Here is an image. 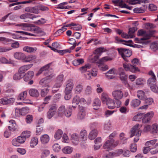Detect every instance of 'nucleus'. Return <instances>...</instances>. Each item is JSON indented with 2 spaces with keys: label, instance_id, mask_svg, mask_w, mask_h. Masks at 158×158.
<instances>
[{
  "label": "nucleus",
  "instance_id": "1",
  "mask_svg": "<svg viewBox=\"0 0 158 158\" xmlns=\"http://www.w3.org/2000/svg\"><path fill=\"white\" fill-rule=\"evenodd\" d=\"M44 75L46 77L41 79L39 82V84L43 87L49 88L50 86V83L54 75L49 72L48 70H45L44 71Z\"/></svg>",
  "mask_w": 158,
  "mask_h": 158
},
{
  "label": "nucleus",
  "instance_id": "2",
  "mask_svg": "<svg viewBox=\"0 0 158 158\" xmlns=\"http://www.w3.org/2000/svg\"><path fill=\"white\" fill-rule=\"evenodd\" d=\"M132 64H123V67L125 70L129 71L133 73H135L139 71L138 67H136V65L139 63V60L138 59L135 58L133 59L131 61Z\"/></svg>",
  "mask_w": 158,
  "mask_h": 158
},
{
  "label": "nucleus",
  "instance_id": "3",
  "mask_svg": "<svg viewBox=\"0 0 158 158\" xmlns=\"http://www.w3.org/2000/svg\"><path fill=\"white\" fill-rule=\"evenodd\" d=\"M139 124H137L131 129L130 131L131 135L130 137H132L134 136H135L136 137L134 138V142H137L139 139V137L141 135L142 130L140 129V127Z\"/></svg>",
  "mask_w": 158,
  "mask_h": 158
},
{
  "label": "nucleus",
  "instance_id": "4",
  "mask_svg": "<svg viewBox=\"0 0 158 158\" xmlns=\"http://www.w3.org/2000/svg\"><path fill=\"white\" fill-rule=\"evenodd\" d=\"M101 100L103 103H106L109 109H112L115 107V102L113 100L110 98L106 94H102Z\"/></svg>",
  "mask_w": 158,
  "mask_h": 158
},
{
  "label": "nucleus",
  "instance_id": "5",
  "mask_svg": "<svg viewBox=\"0 0 158 158\" xmlns=\"http://www.w3.org/2000/svg\"><path fill=\"white\" fill-rule=\"evenodd\" d=\"M157 140V139H154L147 142L145 145L151 149V153L154 154L158 152V143L155 144Z\"/></svg>",
  "mask_w": 158,
  "mask_h": 158
},
{
  "label": "nucleus",
  "instance_id": "6",
  "mask_svg": "<svg viewBox=\"0 0 158 158\" xmlns=\"http://www.w3.org/2000/svg\"><path fill=\"white\" fill-rule=\"evenodd\" d=\"M117 50L126 62H128V60L127 58L130 57L131 55L132 51L128 49L124 48H118Z\"/></svg>",
  "mask_w": 158,
  "mask_h": 158
},
{
  "label": "nucleus",
  "instance_id": "7",
  "mask_svg": "<svg viewBox=\"0 0 158 158\" xmlns=\"http://www.w3.org/2000/svg\"><path fill=\"white\" fill-rule=\"evenodd\" d=\"M118 141H114V139H109L107 140L104 143L103 147L104 149H106V151H109L113 148L116 146L118 144Z\"/></svg>",
  "mask_w": 158,
  "mask_h": 158
},
{
  "label": "nucleus",
  "instance_id": "8",
  "mask_svg": "<svg viewBox=\"0 0 158 158\" xmlns=\"http://www.w3.org/2000/svg\"><path fill=\"white\" fill-rule=\"evenodd\" d=\"M91 68V64H87L80 68V69L82 73H85L84 76L87 79L89 80L91 78V77L92 76L91 73L88 70Z\"/></svg>",
  "mask_w": 158,
  "mask_h": 158
},
{
  "label": "nucleus",
  "instance_id": "9",
  "mask_svg": "<svg viewBox=\"0 0 158 158\" xmlns=\"http://www.w3.org/2000/svg\"><path fill=\"white\" fill-rule=\"evenodd\" d=\"M138 94H137V97L140 99L144 100V103L146 104V105H151L153 102V100L152 98H147V97L144 96V92L143 91H140L138 92Z\"/></svg>",
  "mask_w": 158,
  "mask_h": 158
},
{
  "label": "nucleus",
  "instance_id": "10",
  "mask_svg": "<svg viewBox=\"0 0 158 158\" xmlns=\"http://www.w3.org/2000/svg\"><path fill=\"white\" fill-rule=\"evenodd\" d=\"M104 48L102 47H100L96 49L94 52V54H95L94 57L91 58L89 59V61L91 63H94L99 58V56L101 55L103 52V50Z\"/></svg>",
  "mask_w": 158,
  "mask_h": 158
},
{
  "label": "nucleus",
  "instance_id": "11",
  "mask_svg": "<svg viewBox=\"0 0 158 158\" xmlns=\"http://www.w3.org/2000/svg\"><path fill=\"white\" fill-rule=\"evenodd\" d=\"M57 108L56 105H52L47 113V117L49 119L51 118L55 114Z\"/></svg>",
  "mask_w": 158,
  "mask_h": 158
},
{
  "label": "nucleus",
  "instance_id": "12",
  "mask_svg": "<svg viewBox=\"0 0 158 158\" xmlns=\"http://www.w3.org/2000/svg\"><path fill=\"white\" fill-rule=\"evenodd\" d=\"M112 95L115 99L119 100L123 98V93L121 90H117L113 92Z\"/></svg>",
  "mask_w": 158,
  "mask_h": 158
},
{
  "label": "nucleus",
  "instance_id": "13",
  "mask_svg": "<svg viewBox=\"0 0 158 158\" xmlns=\"http://www.w3.org/2000/svg\"><path fill=\"white\" fill-rule=\"evenodd\" d=\"M33 65V64H32L23 65L19 68L18 72L24 76V73L31 68Z\"/></svg>",
  "mask_w": 158,
  "mask_h": 158
},
{
  "label": "nucleus",
  "instance_id": "14",
  "mask_svg": "<svg viewBox=\"0 0 158 158\" xmlns=\"http://www.w3.org/2000/svg\"><path fill=\"white\" fill-rule=\"evenodd\" d=\"M154 113L152 111L149 112L145 114L142 119L144 123H148L153 117Z\"/></svg>",
  "mask_w": 158,
  "mask_h": 158
},
{
  "label": "nucleus",
  "instance_id": "15",
  "mask_svg": "<svg viewBox=\"0 0 158 158\" xmlns=\"http://www.w3.org/2000/svg\"><path fill=\"white\" fill-rule=\"evenodd\" d=\"M34 76V73L33 71H29L27 73L24 74V80L26 81L31 80Z\"/></svg>",
  "mask_w": 158,
  "mask_h": 158
},
{
  "label": "nucleus",
  "instance_id": "16",
  "mask_svg": "<svg viewBox=\"0 0 158 158\" xmlns=\"http://www.w3.org/2000/svg\"><path fill=\"white\" fill-rule=\"evenodd\" d=\"M38 16L34 15L33 14L30 13H25L22 14L20 16V18L21 19H25L27 18L33 19L34 18L38 17Z\"/></svg>",
  "mask_w": 158,
  "mask_h": 158
},
{
  "label": "nucleus",
  "instance_id": "17",
  "mask_svg": "<svg viewBox=\"0 0 158 158\" xmlns=\"http://www.w3.org/2000/svg\"><path fill=\"white\" fill-rule=\"evenodd\" d=\"M36 58V56L35 55H29L27 56L25 55V58L23 61L24 62H31L32 61Z\"/></svg>",
  "mask_w": 158,
  "mask_h": 158
},
{
  "label": "nucleus",
  "instance_id": "18",
  "mask_svg": "<svg viewBox=\"0 0 158 158\" xmlns=\"http://www.w3.org/2000/svg\"><path fill=\"white\" fill-rule=\"evenodd\" d=\"M156 31L154 30H149L148 31V33L145 34V37L143 38H141L140 39L141 40H148L150 38L153 36V34Z\"/></svg>",
  "mask_w": 158,
  "mask_h": 158
},
{
  "label": "nucleus",
  "instance_id": "19",
  "mask_svg": "<svg viewBox=\"0 0 158 158\" xmlns=\"http://www.w3.org/2000/svg\"><path fill=\"white\" fill-rule=\"evenodd\" d=\"M25 55V54L22 52H16L14 53V57L15 59L19 60H23V62Z\"/></svg>",
  "mask_w": 158,
  "mask_h": 158
},
{
  "label": "nucleus",
  "instance_id": "20",
  "mask_svg": "<svg viewBox=\"0 0 158 158\" xmlns=\"http://www.w3.org/2000/svg\"><path fill=\"white\" fill-rule=\"evenodd\" d=\"M115 39L116 41L115 42L117 43H123L125 44H133V41L132 40H129L128 41L122 40L118 38V36H115Z\"/></svg>",
  "mask_w": 158,
  "mask_h": 158
},
{
  "label": "nucleus",
  "instance_id": "21",
  "mask_svg": "<svg viewBox=\"0 0 158 158\" xmlns=\"http://www.w3.org/2000/svg\"><path fill=\"white\" fill-rule=\"evenodd\" d=\"M40 139L41 143L44 144H45L49 142V137L48 135L45 134L41 136Z\"/></svg>",
  "mask_w": 158,
  "mask_h": 158
},
{
  "label": "nucleus",
  "instance_id": "22",
  "mask_svg": "<svg viewBox=\"0 0 158 158\" xmlns=\"http://www.w3.org/2000/svg\"><path fill=\"white\" fill-rule=\"evenodd\" d=\"M10 126L8 127L9 130L11 131H14L16 129V124L15 121L11 120L9 121Z\"/></svg>",
  "mask_w": 158,
  "mask_h": 158
},
{
  "label": "nucleus",
  "instance_id": "23",
  "mask_svg": "<svg viewBox=\"0 0 158 158\" xmlns=\"http://www.w3.org/2000/svg\"><path fill=\"white\" fill-rule=\"evenodd\" d=\"M29 93L31 96L34 97H37L39 95V93L35 89H30L29 91Z\"/></svg>",
  "mask_w": 158,
  "mask_h": 158
},
{
  "label": "nucleus",
  "instance_id": "24",
  "mask_svg": "<svg viewBox=\"0 0 158 158\" xmlns=\"http://www.w3.org/2000/svg\"><path fill=\"white\" fill-rule=\"evenodd\" d=\"M101 101L98 98L95 99L93 102V106L94 110H97L99 108L101 105Z\"/></svg>",
  "mask_w": 158,
  "mask_h": 158
},
{
  "label": "nucleus",
  "instance_id": "25",
  "mask_svg": "<svg viewBox=\"0 0 158 158\" xmlns=\"http://www.w3.org/2000/svg\"><path fill=\"white\" fill-rule=\"evenodd\" d=\"M37 49L36 48H33L29 46H25L23 48L24 51L29 53L35 52L37 50Z\"/></svg>",
  "mask_w": 158,
  "mask_h": 158
},
{
  "label": "nucleus",
  "instance_id": "26",
  "mask_svg": "<svg viewBox=\"0 0 158 158\" xmlns=\"http://www.w3.org/2000/svg\"><path fill=\"white\" fill-rule=\"evenodd\" d=\"M137 30V28L136 27H134L130 28L129 29V31L128 34L129 35L130 38H133L135 37L134 33Z\"/></svg>",
  "mask_w": 158,
  "mask_h": 158
},
{
  "label": "nucleus",
  "instance_id": "27",
  "mask_svg": "<svg viewBox=\"0 0 158 158\" xmlns=\"http://www.w3.org/2000/svg\"><path fill=\"white\" fill-rule=\"evenodd\" d=\"M67 110L65 109L64 106L62 105L59 108L58 110V114L59 116H62Z\"/></svg>",
  "mask_w": 158,
  "mask_h": 158
},
{
  "label": "nucleus",
  "instance_id": "28",
  "mask_svg": "<svg viewBox=\"0 0 158 158\" xmlns=\"http://www.w3.org/2000/svg\"><path fill=\"white\" fill-rule=\"evenodd\" d=\"M97 131L96 130L94 129L90 132L89 135V138L91 140H92L97 136Z\"/></svg>",
  "mask_w": 158,
  "mask_h": 158
},
{
  "label": "nucleus",
  "instance_id": "29",
  "mask_svg": "<svg viewBox=\"0 0 158 158\" xmlns=\"http://www.w3.org/2000/svg\"><path fill=\"white\" fill-rule=\"evenodd\" d=\"M140 101L138 99H135L132 100L131 102V105L133 107L135 108L138 106L140 103Z\"/></svg>",
  "mask_w": 158,
  "mask_h": 158
},
{
  "label": "nucleus",
  "instance_id": "30",
  "mask_svg": "<svg viewBox=\"0 0 158 158\" xmlns=\"http://www.w3.org/2000/svg\"><path fill=\"white\" fill-rule=\"evenodd\" d=\"M51 63H49L45 66H43L38 71V73L36 74V76H38L40 74L43 72H44V71L45 70H48L47 69L49 68L50 66Z\"/></svg>",
  "mask_w": 158,
  "mask_h": 158
},
{
  "label": "nucleus",
  "instance_id": "31",
  "mask_svg": "<svg viewBox=\"0 0 158 158\" xmlns=\"http://www.w3.org/2000/svg\"><path fill=\"white\" fill-rule=\"evenodd\" d=\"M71 139L72 142L75 144H78L79 141V138L77 135L76 134H73L71 135Z\"/></svg>",
  "mask_w": 158,
  "mask_h": 158
},
{
  "label": "nucleus",
  "instance_id": "32",
  "mask_svg": "<svg viewBox=\"0 0 158 158\" xmlns=\"http://www.w3.org/2000/svg\"><path fill=\"white\" fill-rule=\"evenodd\" d=\"M153 76V77H150L148 80L147 83L150 87L156 84V76Z\"/></svg>",
  "mask_w": 158,
  "mask_h": 158
},
{
  "label": "nucleus",
  "instance_id": "33",
  "mask_svg": "<svg viewBox=\"0 0 158 158\" xmlns=\"http://www.w3.org/2000/svg\"><path fill=\"white\" fill-rule=\"evenodd\" d=\"M73 151V148L69 146L65 147L62 149L63 152L65 154H70Z\"/></svg>",
  "mask_w": 158,
  "mask_h": 158
},
{
  "label": "nucleus",
  "instance_id": "34",
  "mask_svg": "<svg viewBox=\"0 0 158 158\" xmlns=\"http://www.w3.org/2000/svg\"><path fill=\"white\" fill-rule=\"evenodd\" d=\"M79 98L77 96L74 97L72 101V107L74 108H76V106L79 102Z\"/></svg>",
  "mask_w": 158,
  "mask_h": 158
},
{
  "label": "nucleus",
  "instance_id": "35",
  "mask_svg": "<svg viewBox=\"0 0 158 158\" xmlns=\"http://www.w3.org/2000/svg\"><path fill=\"white\" fill-rule=\"evenodd\" d=\"M119 75L120 76V78L121 80L123 81L124 82V83L125 84H126L127 83V77L126 75H125V74L124 71H123L119 73Z\"/></svg>",
  "mask_w": 158,
  "mask_h": 158
},
{
  "label": "nucleus",
  "instance_id": "36",
  "mask_svg": "<svg viewBox=\"0 0 158 158\" xmlns=\"http://www.w3.org/2000/svg\"><path fill=\"white\" fill-rule=\"evenodd\" d=\"M27 92L26 91H24L20 93L18 97V100H24L27 97Z\"/></svg>",
  "mask_w": 158,
  "mask_h": 158
},
{
  "label": "nucleus",
  "instance_id": "37",
  "mask_svg": "<svg viewBox=\"0 0 158 158\" xmlns=\"http://www.w3.org/2000/svg\"><path fill=\"white\" fill-rule=\"evenodd\" d=\"M62 134L63 132L60 129L57 130L55 134V139L57 140L60 139L61 137Z\"/></svg>",
  "mask_w": 158,
  "mask_h": 158
},
{
  "label": "nucleus",
  "instance_id": "38",
  "mask_svg": "<svg viewBox=\"0 0 158 158\" xmlns=\"http://www.w3.org/2000/svg\"><path fill=\"white\" fill-rule=\"evenodd\" d=\"M87 133L86 130H83L81 131L80 133V137L82 139V140H86L87 138Z\"/></svg>",
  "mask_w": 158,
  "mask_h": 158
},
{
  "label": "nucleus",
  "instance_id": "39",
  "mask_svg": "<svg viewBox=\"0 0 158 158\" xmlns=\"http://www.w3.org/2000/svg\"><path fill=\"white\" fill-rule=\"evenodd\" d=\"M111 60V58H109L107 56H105L100 59L97 62V63L99 64H102L104 62H106L108 60Z\"/></svg>",
  "mask_w": 158,
  "mask_h": 158
},
{
  "label": "nucleus",
  "instance_id": "40",
  "mask_svg": "<svg viewBox=\"0 0 158 158\" xmlns=\"http://www.w3.org/2000/svg\"><path fill=\"white\" fill-rule=\"evenodd\" d=\"M38 139L37 137H34L32 139L30 142V146L32 147H34L38 143Z\"/></svg>",
  "mask_w": 158,
  "mask_h": 158
},
{
  "label": "nucleus",
  "instance_id": "41",
  "mask_svg": "<svg viewBox=\"0 0 158 158\" xmlns=\"http://www.w3.org/2000/svg\"><path fill=\"white\" fill-rule=\"evenodd\" d=\"M151 133L154 134H158V128L157 125L154 124L152 126V129L151 131Z\"/></svg>",
  "mask_w": 158,
  "mask_h": 158
},
{
  "label": "nucleus",
  "instance_id": "42",
  "mask_svg": "<svg viewBox=\"0 0 158 158\" xmlns=\"http://www.w3.org/2000/svg\"><path fill=\"white\" fill-rule=\"evenodd\" d=\"M143 114V113H141L138 114L134 117L133 120L136 121H139L142 117Z\"/></svg>",
  "mask_w": 158,
  "mask_h": 158
},
{
  "label": "nucleus",
  "instance_id": "43",
  "mask_svg": "<svg viewBox=\"0 0 158 158\" xmlns=\"http://www.w3.org/2000/svg\"><path fill=\"white\" fill-rule=\"evenodd\" d=\"M36 129V135H40L43 131V127L40 125H37Z\"/></svg>",
  "mask_w": 158,
  "mask_h": 158
},
{
  "label": "nucleus",
  "instance_id": "44",
  "mask_svg": "<svg viewBox=\"0 0 158 158\" xmlns=\"http://www.w3.org/2000/svg\"><path fill=\"white\" fill-rule=\"evenodd\" d=\"M23 77V75L18 72L16 73L13 76V78L14 80H19Z\"/></svg>",
  "mask_w": 158,
  "mask_h": 158
},
{
  "label": "nucleus",
  "instance_id": "45",
  "mask_svg": "<svg viewBox=\"0 0 158 158\" xmlns=\"http://www.w3.org/2000/svg\"><path fill=\"white\" fill-rule=\"evenodd\" d=\"M64 76L63 74H60L58 75L56 78V82H60L62 83V82L64 80Z\"/></svg>",
  "mask_w": 158,
  "mask_h": 158
},
{
  "label": "nucleus",
  "instance_id": "46",
  "mask_svg": "<svg viewBox=\"0 0 158 158\" xmlns=\"http://www.w3.org/2000/svg\"><path fill=\"white\" fill-rule=\"evenodd\" d=\"M118 152L119 153H123V156L126 157L128 156L130 153L128 150H123L121 149L119 150Z\"/></svg>",
  "mask_w": 158,
  "mask_h": 158
},
{
  "label": "nucleus",
  "instance_id": "47",
  "mask_svg": "<svg viewBox=\"0 0 158 158\" xmlns=\"http://www.w3.org/2000/svg\"><path fill=\"white\" fill-rule=\"evenodd\" d=\"M44 88L41 90V95L42 97H44L48 93L49 89L47 88L43 87Z\"/></svg>",
  "mask_w": 158,
  "mask_h": 158
},
{
  "label": "nucleus",
  "instance_id": "48",
  "mask_svg": "<svg viewBox=\"0 0 158 158\" xmlns=\"http://www.w3.org/2000/svg\"><path fill=\"white\" fill-rule=\"evenodd\" d=\"M22 115L23 116L27 114L29 110V108L27 107H24L21 109H20Z\"/></svg>",
  "mask_w": 158,
  "mask_h": 158
},
{
  "label": "nucleus",
  "instance_id": "49",
  "mask_svg": "<svg viewBox=\"0 0 158 158\" xmlns=\"http://www.w3.org/2000/svg\"><path fill=\"white\" fill-rule=\"evenodd\" d=\"M144 9H143L142 8H135L133 10L134 12L136 13H143L144 12Z\"/></svg>",
  "mask_w": 158,
  "mask_h": 158
},
{
  "label": "nucleus",
  "instance_id": "50",
  "mask_svg": "<svg viewBox=\"0 0 158 158\" xmlns=\"http://www.w3.org/2000/svg\"><path fill=\"white\" fill-rule=\"evenodd\" d=\"M144 81L142 78H139L137 79L136 80L135 83L137 85L143 86L144 84Z\"/></svg>",
  "mask_w": 158,
  "mask_h": 158
},
{
  "label": "nucleus",
  "instance_id": "51",
  "mask_svg": "<svg viewBox=\"0 0 158 158\" xmlns=\"http://www.w3.org/2000/svg\"><path fill=\"white\" fill-rule=\"evenodd\" d=\"M26 121L27 123H30L33 120V116L31 115H27L25 118Z\"/></svg>",
  "mask_w": 158,
  "mask_h": 158
},
{
  "label": "nucleus",
  "instance_id": "52",
  "mask_svg": "<svg viewBox=\"0 0 158 158\" xmlns=\"http://www.w3.org/2000/svg\"><path fill=\"white\" fill-rule=\"evenodd\" d=\"M22 135H23L25 139L28 138L30 136L31 132L29 131H24L22 133Z\"/></svg>",
  "mask_w": 158,
  "mask_h": 158
},
{
  "label": "nucleus",
  "instance_id": "53",
  "mask_svg": "<svg viewBox=\"0 0 158 158\" xmlns=\"http://www.w3.org/2000/svg\"><path fill=\"white\" fill-rule=\"evenodd\" d=\"M85 115V112H79L77 115V118L80 119H82L84 118Z\"/></svg>",
  "mask_w": 158,
  "mask_h": 158
},
{
  "label": "nucleus",
  "instance_id": "54",
  "mask_svg": "<svg viewBox=\"0 0 158 158\" xmlns=\"http://www.w3.org/2000/svg\"><path fill=\"white\" fill-rule=\"evenodd\" d=\"M66 83L67 86L73 89L74 85L73 80L72 79H69L67 81Z\"/></svg>",
  "mask_w": 158,
  "mask_h": 158
},
{
  "label": "nucleus",
  "instance_id": "55",
  "mask_svg": "<svg viewBox=\"0 0 158 158\" xmlns=\"http://www.w3.org/2000/svg\"><path fill=\"white\" fill-rule=\"evenodd\" d=\"M53 148L54 151L58 152L60 150V146L58 144L56 143L53 146Z\"/></svg>",
  "mask_w": 158,
  "mask_h": 158
},
{
  "label": "nucleus",
  "instance_id": "56",
  "mask_svg": "<svg viewBox=\"0 0 158 158\" xmlns=\"http://www.w3.org/2000/svg\"><path fill=\"white\" fill-rule=\"evenodd\" d=\"M49 151L48 150L43 151L42 153L41 157L42 158L45 157L49 154Z\"/></svg>",
  "mask_w": 158,
  "mask_h": 158
},
{
  "label": "nucleus",
  "instance_id": "57",
  "mask_svg": "<svg viewBox=\"0 0 158 158\" xmlns=\"http://www.w3.org/2000/svg\"><path fill=\"white\" fill-rule=\"evenodd\" d=\"M56 52L60 53L61 55H63L64 53L69 52V53L71 52V51L69 49H65L61 50H56Z\"/></svg>",
  "mask_w": 158,
  "mask_h": 158
},
{
  "label": "nucleus",
  "instance_id": "58",
  "mask_svg": "<svg viewBox=\"0 0 158 158\" xmlns=\"http://www.w3.org/2000/svg\"><path fill=\"white\" fill-rule=\"evenodd\" d=\"M151 90L155 93H158V86L156 84L150 87Z\"/></svg>",
  "mask_w": 158,
  "mask_h": 158
},
{
  "label": "nucleus",
  "instance_id": "59",
  "mask_svg": "<svg viewBox=\"0 0 158 158\" xmlns=\"http://www.w3.org/2000/svg\"><path fill=\"white\" fill-rule=\"evenodd\" d=\"M39 11L38 10V6L34 7H32L31 13L35 14H38L39 13Z\"/></svg>",
  "mask_w": 158,
  "mask_h": 158
},
{
  "label": "nucleus",
  "instance_id": "60",
  "mask_svg": "<svg viewBox=\"0 0 158 158\" xmlns=\"http://www.w3.org/2000/svg\"><path fill=\"white\" fill-rule=\"evenodd\" d=\"M11 41L10 39H6L3 37H0V41L2 42L4 44H6L7 43Z\"/></svg>",
  "mask_w": 158,
  "mask_h": 158
},
{
  "label": "nucleus",
  "instance_id": "61",
  "mask_svg": "<svg viewBox=\"0 0 158 158\" xmlns=\"http://www.w3.org/2000/svg\"><path fill=\"white\" fill-rule=\"evenodd\" d=\"M16 139L20 144L24 143L25 140V138L23 136V135L18 137Z\"/></svg>",
  "mask_w": 158,
  "mask_h": 158
},
{
  "label": "nucleus",
  "instance_id": "62",
  "mask_svg": "<svg viewBox=\"0 0 158 158\" xmlns=\"http://www.w3.org/2000/svg\"><path fill=\"white\" fill-rule=\"evenodd\" d=\"M149 9L151 11H155L157 10V6L153 4H150L149 6Z\"/></svg>",
  "mask_w": 158,
  "mask_h": 158
},
{
  "label": "nucleus",
  "instance_id": "63",
  "mask_svg": "<svg viewBox=\"0 0 158 158\" xmlns=\"http://www.w3.org/2000/svg\"><path fill=\"white\" fill-rule=\"evenodd\" d=\"M150 48L154 51H155L158 49V44L152 43L150 45Z\"/></svg>",
  "mask_w": 158,
  "mask_h": 158
},
{
  "label": "nucleus",
  "instance_id": "64",
  "mask_svg": "<svg viewBox=\"0 0 158 158\" xmlns=\"http://www.w3.org/2000/svg\"><path fill=\"white\" fill-rule=\"evenodd\" d=\"M137 146L136 145L135 143H132L130 147L131 151L132 152H135L137 150Z\"/></svg>",
  "mask_w": 158,
  "mask_h": 158
}]
</instances>
